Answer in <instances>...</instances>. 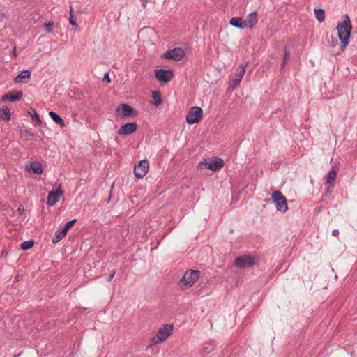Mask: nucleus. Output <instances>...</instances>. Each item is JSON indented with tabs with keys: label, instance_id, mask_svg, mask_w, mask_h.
Wrapping results in <instances>:
<instances>
[{
	"label": "nucleus",
	"instance_id": "obj_15",
	"mask_svg": "<svg viewBox=\"0 0 357 357\" xmlns=\"http://www.w3.org/2000/svg\"><path fill=\"white\" fill-rule=\"evenodd\" d=\"M134 133V122H130L123 125L117 131L120 136L129 135Z\"/></svg>",
	"mask_w": 357,
	"mask_h": 357
},
{
	"label": "nucleus",
	"instance_id": "obj_30",
	"mask_svg": "<svg viewBox=\"0 0 357 357\" xmlns=\"http://www.w3.org/2000/svg\"><path fill=\"white\" fill-rule=\"evenodd\" d=\"M241 79H242L234 76V77L230 80L229 82L230 88L234 89L236 87H238L241 83Z\"/></svg>",
	"mask_w": 357,
	"mask_h": 357
},
{
	"label": "nucleus",
	"instance_id": "obj_32",
	"mask_svg": "<svg viewBox=\"0 0 357 357\" xmlns=\"http://www.w3.org/2000/svg\"><path fill=\"white\" fill-rule=\"evenodd\" d=\"M21 135L24 137L26 139H32L34 137V134L29 132L28 130H25L21 132Z\"/></svg>",
	"mask_w": 357,
	"mask_h": 357
},
{
	"label": "nucleus",
	"instance_id": "obj_3",
	"mask_svg": "<svg viewBox=\"0 0 357 357\" xmlns=\"http://www.w3.org/2000/svg\"><path fill=\"white\" fill-rule=\"evenodd\" d=\"M173 327V324H165L159 328L157 335L151 338L152 344H156L166 340L171 335Z\"/></svg>",
	"mask_w": 357,
	"mask_h": 357
},
{
	"label": "nucleus",
	"instance_id": "obj_42",
	"mask_svg": "<svg viewBox=\"0 0 357 357\" xmlns=\"http://www.w3.org/2000/svg\"><path fill=\"white\" fill-rule=\"evenodd\" d=\"M265 202H266V203H268V204H269V203H272V202H272V197H271V199H266L265 200Z\"/></svg>",
	"mask_w": 357,
	"mask_h": 357
},
{
	"label": "nucleus",
	"instance_id": "obj_24",
	"mask_svg": "<svg viewBox=\"0 0 357 357\" xmlns=\"http://www.w3.org/2000/svg\"><path fill=\"white\" fill-rule=\"evenodd\" d=\"M284 52L283 61H282V62L281 63V65H280V68L281 69L284 68V67L286 66L287 63L289 61L290 56H291L290 50L287 48V47H284Z\"/></svg>",
	"mask_w": 357,
	"mask_h": 357
},
{
	"label": "nucleus",
	"instance_id": "obj_45",
	"mask_svg": "<svg viewBox=\"0 0 357 357\" xmlns=\"http://www.w3.org/2000/svg\"><path fill=\"white\" fill-rule=\"evenodd\" d=\"M109 200H110V197L108 198V199H107V202H109Z\"/></svg>",
	"mask_w": 357,
	"mask_h": 357
},
{
	"label": "nucleus",
	"instance_id": "obj_7",
	"mask_svg": "<svg viewBox=\"0 0 357 357\" xmlns=\"http://www.w3.org/2000/svg\"><path fill=\"white\" fill-rule=\"evenodd\" d=\"M133 115L134 108L125 103L119 105L115 109V116L116 118L125 119Z\"/></svg>",
	"mask_w": 357,
	"mask_h": 357
},
{
	"label": "nucleus",
	"instance_id": "obj_27",
	"mask_svg": "<svg viewBox=\"0 0 357 357\" xmlns=\"http://www.w3.org/2000/svg\"><path fill=\"white\" fill-rule=\"evenodd\" d=\"M315 17L318 22H322L325 20V11L321 8L314 9Z\"/></svg>",
	"mask_w": 357,
	"mask_h": 357
},
{
	"label": "nucleus",
	"instance_id": "obj_6",
	"mask_svg": "<svg viewBox=\"0 0 357 357\" xmlns=\"http://www.w3.org/2000/svg\"><path fill=\"white\" fill-rule=\"evenodd\" d=\"M203 165H204L206 169L215 172L223 167L224 161L222 158L218 157L208 162L206 159H204L199 163V167L203 169Z\"/></svg>",
	"mask_w": 357,
	"mask_h": 357
},
{
	"label": "nucleus",
	"instance_id": "obj_10",
	"mask_svg": "<svg viewBox=\"0 0 357 357\" xmlns=\"http://www.w3.org/2000/svg\"><path fill=\"white\" fill-rule=\"evenodd\" d=\"M255 257L251 255H243L236 259L234 265L238 268H250L255 265Z\"/></svg>",
	"mask_w": 357,
	"mask_h": 357
},
{
	"label": "nucleus",
	"instance_id": "obj_22",
	"mask_svg": "<svg viewBox=\"0 0 357 357\" xmlns=\"http://www.w3.org/2000/svg\"><path fill=\"white\" fill-rule=\"evenodd\" d=\"M337 171L335 168L330 170L327 175V179L325 184H334L337 178Z\"/></svg>",
	"mask_w": 357,
	"mask_h": 357
},
{
	"label": "nucleus",
	"instance_id": "obj_4",
	"mask_svg": "<svg viewBox=\"0 0 357 357\" xmlns=\"http://www.w3.org/2000/svg\"><path fill=\"white\" fill-rule=\"evenodd\" d=\"M272 202L275 203L278 211L285 213L288 209L286 197L279 191H274L272 194Z\"/></svg>",
	"mask_w": 357,
	"mask_h": 357
},
{
	"label": "nucleus",
	"instance_id": "obj_34",
	"mask_svg": "<svg viewBox=\"0 0 357 357\" xmlns=\"http://www.w3.org/2000/svg\"><path fill=\"white\" fill-rule=\"evenodd\" d=\"M53 25L54 23L52 22H49L44 24V27L48 33H51Z\"/></svg>",
	"mask_w": 357,
	"mask_h": 357
},
{
	"label": "nucleus",
	"instance_id": "obj_37",
	"mask_svg": "<svg viewBox=\"0 0 357 357\" xmlns=\"http://www.w3.org/2000/svg\"><path fill=\"white\" fill-rule=\"evenodd\" d=\"M115 273H116V271H112V272L109 275V276L107 278V282H110V281L112 280V278H113L114 275H115Z\"/></svg>",
	"mask_w": 357,
	"mask_h": 357
},
{
	"label": "nucleus",
	"instance_id": "obj_13",
	"mask_svg": "<svg viewBox=\"0 0 357 357\" xmlns=\"http://www.w3.org/2000/svg\"><path fill=\"white\" fill-rule=\"evenodd\" d=\"M22 91H13L10 93H6L1 99V102H6L9 100L11 102H13L16 100H19L22 98Z\"/></svg>",
	"mask_w": 357,
	"mask_h": 357
},
{
	"label": "nucleus",
	"instance_id": "obj_11",
	"mask_svg": "<svg viewBox=\"0 0 357 357\" xmlns=\"http://www.w3.org/2000/svg\"><path fill=\"white\" fill-rule=\"evenodd\" d=\"M149 168V163L146 159L139 161L135 164V178H142L146 176Z\"/></svg>",
	"mask_w": 357,
	"mask_h": 357
},
{
	"label": "nucleus",
	"instance_id": "obj_31",
	"mask_svg": "<svg viewBox=\"0 0 357 357\" xmlns=\"http://www.w3.org/2000/svg\"><path fill=\"white\" fill-rule=\"evenodd\" d=\"M325 185L326 186V190L323 197L327 198L331 195L332 190L334 188V184H325Z\"/></svg>",
	"mask_w": 357,
	"mask_h": 357
},
{
	"label": "nucleus",
	"instance_id": "obj_36",
	"mask_svg": "<svg viewBox=\"0 0 357 357\" xmlns=\"http://www.w3.org/2000/svg\"><path fill=\"white\" fill-rule=\"evenodd\" d=\"M102 81L103 82H106L107 83H110L111 82V79H110V77H109V74L108 72L105 73L104 77L102 78Z\"/></svg>",
	"mask_w": 357,
	"mask_h": 357
},
{
	"label": "nucleus",
	"instance_id": "obj_14",
	"mask_svg": "<svg viewBox=\"0 0 357 357\" xmlns=\"http://www.w3.org/2000/svg\"><path fill=\"white\" fill-rule=\"evenodd\" d=\"M258 22L257 13L256 11L250 13L245 20H243V25L245 28L252 29L257 24Z\"/></svg>",
	"mask_w": 357,
	"mask_h": 357
},
{
	"label": "nucleus",
	"instance_id": "obj_5",
	"mask_svg": "<svg viewBox=\"0 0 357 357\" xmlns=\"http://www.w3.org/2000/svg\"><path fill=\"white\" fill-rule=\"evenodd\" d=\"M203 116V110L200 107L194 106L190 108L186 115V122L188 124L199 123Z\"/></svg>",
	"mask_w": 357,
	"mask_h": 357
},
{
	"label": "nucleus",
	"instance_id": "obj_44",
	"mask_svg": "<svg viewBox=\"0 0 357 357\" xmlns=\"http://www.w3.org/2000/svg\"><path fill=\"white\" fill-rule=\"evenodd\" d=\"M143 2V4L144 5L145 3L148 2L149 0H141Z\"/></svg>",
	"mask_w": 357,
	"mask_h": 357
},
{
	"label": "nucleus",
	"instance_id": "obj_19",
	"mask_svg": "<svg viewBox=\"0 0 357 357\" xmlns=\"http://www.w3.org/2000/svg\"><path fill=\"white\" fill-rule=\"evenodd\" d=\"M49 116L56 124L61 126V127L65 126L64 120L56 112L50 111L49 112Z\"/></svg>",
	"mask_w": 357,
	"mask_h": 357
},
{
	"label": "nucleus",
	"instance_id": "obj_28",
	"mask_svg": "<svg viewBox=\"0 0 357 357\" xmlns=\"http://www.w3.org/2000/svg\"><path fill=\"white\" fill-rule=\"evenodd\" d=\"M34 245V241L33 240H29L25 241L21 243V248L23 250H27L30 248H31Z\"/></svg>",
	"mask_w": 357,
	"mask_h": 357
},
{
	"label": "nucleus",
	"instance_id": "obj_35",
	"mask_svg": "<svg viewBox=\"0 0 357 357\" xmlns=\"http://www.w3.org/2000/svg\"><path fill=\"white\" fill-rule=\"evenodd\" d=\"M213 349V345L209 343L208 344V346H205L204 347V352L206 353V354H208L210 353L212 350Z\"/></svg>",
	"mask_w": 357,
	"mask_h": 357
},
{
	"label": "nucleus",
	"instance_id": "obj_41",
	"mask_svg": "<svg viewBox=\"0 0 357 357\" xmlns=\"http://www.w3.org/2000/svg\"><path fill=\"white\" fill-rule=\"evenodd\" d=\"M18 213L20 215H22L24 211V208H19L18 210H17Z\"/></svg>",
	"mask_w": 357,
	"mask_h": 357
},
{
	"label": "nucleus",
	"instance_id": "obj_16",
	"mask_svg": "<svg viewBox=\"0 0 357 357\" xmlns=\"http://www.w3.org/2000/svg\"><path fill=\"white\" fill-rule=\"evenodd\" d=\"M31 78V72L29 70H24L14 78V83L20 82L27 83Z\"/></svg>",
	"mask_w": 357,
	"mask_h": 357
},
{
	"label": "nucleus",
	"instance_id": "obj_29",
	"mask_svg": "<svg viewBox=\"0 0 357 357\" xmlns=\"http://www.w3.org/2000/svg\"><path fill=\"white\" fill-rule=\"evenodd\" d=\"M69 22L70 24L75 26V31H79V26L77 25L75 20H74V16H73V9H72V7H70V19H69Z\"/></svg>",
	"mask_w": 357,
	"mask_h": 357
},
{
	"label": "nucleus",
	"instance_id": "obj_33",
	"mask_svg": "<svg viewBox=\"0 0 357 357\" xmlns=\"http://www.w3.org/2000/svg\"><path fill=\"white\" fill-rule=\"evenodd\" d=\"M77 222V219H73L67 222L63 229L68 232V231L73 226V225Z\"/></svg>",
	"mask_w": 357,
	"mask_h": 357
},
{
	"label": "nucleus",
	"instance_id": "obj_26",
	"mask_svg": "<svg viewBox=\"0 0 357 357\" xmlns=\"http://www.w3.org/2000/svg\"><path fill=\"white\" fill-rule=\"evenodd\" d=\"M0 118L4 121H8L10 118V112L7 107L0 109Z\"/></svg>",
	"mask_w": 357,
	"mask_h": 357
},
{
	"label": "nucleus",
	"instance_id": "obj_8",
	"mask_svg": "<svg viewBox=\"0 0 357 357\" xmlns=\"http://www.w3.org/2000/svg\"><path fill=\"white\" fill-rule=\"evenodd\" d=\"M185 56V52L182 48L176 47L166 51L162 58L167 60H174L175 61H181Z\"/></svg>",
	"mask_w": 357,
	"mask_h": 357
},
{
	"label": "nucleus",
	"instance_id": "obj_9",
	"mask_svg": "<svg viewBox=\"0 0 357 357\" xmlns=\"http://www.w3.org/2000/svg\"><path fill=\"white\" fill-rule=\"evenodd\" d=\"M155 78L160 82L168 83L174 77V72L169 69L159 68L154 71Z\"/></svg>",
	"mask_w": 357,
	"mask_h": 357
},
{
	"label": "nucleus",
	"instance_id": "obj_12",
	"mask_svg": "<svg viewBox=\"0 0 357 357\" xmlns=\"http://www.w3.org/2000/svg\"><path fill=\"white\" fill-rule=\"evenodd\" d=\"M62 194V190L50 191L47 195V204L50 206L55 205L59 202V197L61 196Z\"/></svg>",
	"mask_w": 357,
	"mask_h": 357
},
{
	"label": "nucleus",
	"instance_id": "obj_21",
	"mask_svg": "<svg viewBox=\"0 0 357 357\" xmlns=\"http://www.w3.org/2000/svg\"><path fill=\"white\" fill-rule=\"evenodd\" d=\"M29 170L36 174H41L43 171V167L39 162H34L31 163Z\"/></svg>",
	"mask_w": 357,
	"mask_h": 357
},
{
	"label": "nucleus",
	"instance_id": "obj_18",
	"mask_svg": "<svg viewBox=\"0 0 357 357\" xmlns=\"http://www.w3.org/2000/svg\"><path fill=\"white\" fill-rule=\"evenodd\" d=\"M67 232L63 229H59L56 231L54 236L52 237V241L54 243H56L60 241L64 236H66Z\"/></svg>",
	"mask_w": 357,
	"mask_h": 357
},
{
	"label": "nucleus",
	"instance_id": "obj_38",
	"mask_svg": "<svg viewBox=\"0 0 357 357\" xmlns=\"http://www.w3.org/2000/svg\"><path fill=\"white\" fill-rule=\"evenodd\" d=\"M338 43V41L337 39L334 38L333 39L331 43V47H335Z\"/></svg>",
	"mask_w": 357,
	"mask_h": 357
},
{
	"label": "nucleus",
	"instance_id": "obj_43",
	"mask_svg": "<svg viewBox=\"0 0 357 357\" xmlns=\"http://www.w3.org/2000/svg\"><path fill=\"white\" fill-rule=\"evenodd\" d=\"M21 355V353H19L18 354H15L13 357H19Z\"/></svg>",
	"mask_w": 357,
	"mask_h": 357
},
{
	"label": "nucleus",
	"instance_id": "obj_39",
	"mask_svg": "<svg viewBox=\"0 0 357 357\" xmlns=\"http://www.w3.org/2000/svg\"><path fill=\"white\" fill-rule=\"evenodd\" d=\"M339 234V230L338 229H333L332 231V235L333 236H337Z\"/></svg>",
	"mask_w": 357,
	"mask_h": 357
},
{
	"label": "nucleus",
	"instance_id": "obj_1",
	"mask_svg": "<svg viewBox=\"0 0 357 357\" xmlns=\"http://www.w3.org/2000/svg\"><path fill=\"white\" fill-rule=\"evenodd\" d=\"M335 29L337 31V36L340 41L341 50H344L350 42L353 29L351 19L347 14L343 16L342 21L337 24Z\"/></svg>",
	"mask_w": 357,
	"mask_h": 357
},
{
	"label": "nucleus",
	"instance_id": "obj_25",
	"mask_svg": "<svg viewBox=\"0 0 357 357\" xmlns=\"http://www.w3.org/2000/svg\"><path fill=\"white\" fill-rule=\"evenodd\" d=\"M247 65L248 62H246L245 64H241V66H239L236 70L234 77L242 79L243 75H245V67L247 66Z\"/></svg>",
	"mask_w": 357,
	"mask_h": 357
},
{
	"label": "nucleus",
	"instance_id": "obj_23",
	"mask_svg": "<svg viewBox=\"0 0 357 357\" xmlns=\"http://www.w3.org/2000/svg\"><path fill=\"white\" fill-rule=\"evenodd\" d=\"M28 114L32 118V120L34 121L37 124L40 125L42 123V121L39 115L33 108H29L28 110Z\"/></svg>",
	"mask_w": 357,
	"mask_h": 357
},
{
	"label": "nucleus",
	"instance_id": "obj_2",
	"mask_svg": "<svg viewBox=\"0 0 357 357\" xmlns=\"http://www.w3.org/2000/svg\"><path fill=\"white\" fill-rule=\"evenodd\" d=\"M200 275L201 272L199 270L187 271L178 282L180 287L182 289H185L188 287L192 286L199 279Z\"/></svg>",
	"mask_w": 357,
	"mask_h": 357
},
{
	"label": "nucleus",
	"instance_id": "obj_20",
	"mask_svg": "<svg viewBox=\"0 0 357 357\" xmlns=\"http://www.w3.org/2000/svg\"><path fill=\"white\" fill-rule=\"evenodd\" d=\"M229 24L236 28H238L241 29H245V26L243 25V20H242L241 17H236L231 18L229 21Z\"/></svg>",
	"mask_w": 357,
	"mask_h": 357
},
{
	"label": "nucleus",
	"instance_id": "obj_17",
	"mask_svg": "<svg viewBox=\"0 0 357 357\" xmlns=\"http://www.w3.org/2000/svg\"><path fill=\"white\" fill-rule=\"evenodd\" d=\"M151 93H152V98L153 99V101L152 102V103L155 106L158 107L159 105H160L162 103V101H163L160 91H153L151 92Z\"/></svg>",
	"mask_w": 357,
	"mask_h": 357
},
{
	"label": "nucleus",
	"instance_id": "obj_40",
	"mask_svg": "<svg viewBox=\"0 0 357 357\" xmlns=\"http://www.w3.org/2000/svg\"><path fill=\"white\" fill-rule=\"evenodd\" d=\"M12 54L13 55L15 56V57H17V50H16V47L15 46L13 49V51H12Z\"/></svg>",
	"mask_w": 357,
	"mask_h": 357
}]
</instances>
